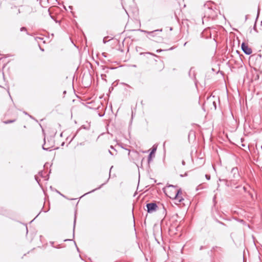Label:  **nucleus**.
Listing matches in <instances>:
<instances>
[{"instance_id": "f257e3e1", "label": "nucleus", "mask_w": 262, "mask_h": 262, "mask_svg": "<svg viewBox=\"0 0 262 262\" xmlns=\"http://www.w3.org/2000/svg\"><path fill=\"white\" fill-rule=\"evenodd\" d=\"M164 191L166 195L171 199H174L177 202L181 203L183 199L182 198V191L178 189L176 186L169 185L164 189Z\"/></svg>"}, {"instance_id": "f03ea898", "label": "nucleus", "mask_w": 262, "mask_h": 262, "mask_svg": "<svg viewBox=\"0 0 262 262\" xmlns=\"http://www.w3.org/2000/svg\"><path fill=\"white\" fill-rule=\"evenodd\" d=\"M147 211L148 213H152L157 210L158 206L155 203H150L146 204Z\"/></svg>"}, {"instance_id": "7ed1b4c3", "label": "nucleus", "mask_w": 262, "mask_h": 262, "mask_svg": "<svg viewBox=\"0 0 262 262\" xmlns=\"http://www.w3.org/2000/svg\"><path fill=\"white\" fill-rule=\"evenodd\" d=\"M242 49L243 51L247 55H250L252 53V49L249 47L248 45L244 42L242 44Z\"/></svg>"}, {"instance_id": "20e7f679", "label": "nucleus", "mask_w": 262, "mask_h": 262, "mask_svg": "<svg viewBox=\"0 0 262 262\" xmlns=\"http://www.w3.org/2000/svg\"><path fill=\"white\" fill-rule=\"evenodd\" d=\"M156 150H157L156 147H153L151 151L150 152V154L148 157V162H149L151 160L152 157H155V153Z\"/></svg>"}, {"instance_id": "39448f33", "label": "nucleus", "mask_w": 262, "mask_h": 262, "mask_svg": "<svg viewBox=\"0 0 262 262\" xmlns=\"http://www.w3.org/2000/svg\"><path fill=\"white\" fill-rule=\"evenodd\" d=\"M44 140H45V143L42 145V148L44 150H50L52 147L48 146V145H47V143H46V139H45Z\"/></svg>"}, {"instance_id": "423d86ee", "label": "nucleus", "mask_w": 262, "mask_h": 262, "mask_svg": "<svg viewBox=\"0 0 262 262\" xmlns=\"http://www.w3.org/2000/svg\"><path fill=\"white\" fill-rule=\"evenodd\" d=\"M20 31L21 32H26L27 34H28V32H27V28L26 27H21L20 29Z\"/></svg>"}, {"instance_id": "0eeeda50", "label": "nucleus", "mask_w": 262, "mask_h": 262, "mask_svg": "<svg viewBox=\"0 0 262 262\" xmlns=\"http://www.w3.org/2000/svg\"><path fill=\"white\" fill-rule=\"evenodd\" d=\"M14 121V120H8V121H5V124H8V123H12Z\"/></svg>"}, {"instance_id": "6e6552de", "label": "nucleus", "mask_w": 262, "mask_h": 262, "mask_svg": "<svg viewBox=\"0 0 262 262\" xmlns=\"http://www.w3.org/2000/svg\"><path fill=\"white\" fill-rule=\"evenodd\" d=\"M205 177L208 180H209L210 179V176L209 174H206Z\"/></svg>"}, {"instance_id": "1a4fd4ad", "label": "nucleus", "mask_w": 262, "mask_h": 262, "mask_svg": "<svg viewBox=\"0 0 262 262\" xmlns=\"http://www.w3.org/2000/svg\"><path fill=\"white\" fill-rule=\"evenodd\" d=\"M103 184H102L100 186H99L98 188H96L93 190H92L91 191H90V192H94L95 190H97V189H100L101 188V187L103 185Z\"/></svg>"}, {"instance_id": "9d476101", "label": "nucleus", "mask_w": 262, "mask_h": 262, "mask_svg": "<svg viewBox=\"0 0 262 262\" xmlns=\"http://www.w3.org/2000/svg\"><path fill=\"white\" fill-rule=\"evenodd\" d=\"M217 248H219V249H221V248H220V247H216H216H213L212 248V250H215V249H217Z\"/></svg>"}, {"instance_id": "9b49d317", "label": "nucleus", "mask_w": 262, "mask_h": 262, "mask_svg": "<svg viewBox=\"0 0 262 262\" xmlns=\"http://www.w3.org/2000/svg\"><path fill=\"white\" fill-rule=\"evenodd\" d=\"M182 163L183 165H185V162L184 161H182Z\"/></svg>"}, {"instance_id": "f8f14e48", "label": "nucleus", "mask_w": 262, "mask_h": 262, "mask_svg": "<svg viewBox=\"0 0 262 262\" xmlns=\"http://www.w3.org/2000/svg\"><path fill=\"white\" fill-rule=\"evenodd\" d=\"M219 181H225L226 182H227V181L226 180H221L220 179H219Z\"/></svg>"}, {"instance_id": "ddd939ff", "label": "nucleus", "mask_w": 262, "mask_h": 262, "mask_svg": "<svg viewBox=\"0 0 262 262\" xmlns=\"http://www.w3.org/2000/svg\"><path fill=\"white\" fill-rule=\"evenodd\" d=\"M75 223H76V219L75 218V220H74V229L75 228Z\"/></svg>"}, {"instance_id": "4468645a", "label": "nucleus", "mask_w": 262, "mask_h": 262, "mask_svg": "<svg viewBox=\"0 0 262 262\" xmlns=\"http://www.w3.org/2000/svg\"><path fill=\"white\" fill-rule=\"evenodd\" d=\"M204 248L203 246H201L200 248V250H202Z\"/></svg>"}, {"instance_id": "2eb2a0df", "label": "nucleus", "mask_w": 262, "mask_h": 262, "mask_svg": "<svg viewBox=\"0 0 262 262\" xmlns=\"http://www.w3.org/2000/svg\"><path fill=\"white\" fill-rule=\"evenodd\" d=\"M161 51H162L161 50H157V52H158H158H161Z\"/></svg>"}, {"instance_id": "dca6fc26", "label": "nucleus", "mask_w": 262, "mask_h": 262, "mask_svg": "<svg viewBox=\"0 0 262 262\" xmlns=\"http://www.w3.org/2000/svg\"><path fill=\"white\" fill-rule=\"evenodd\" d=\"M109 152L111 155H113V154L110 150H109Z\"/></svg>"}, {"instance_id": "f3484780", "label": "nucleus", "mask_w": 262, "mask_h": 262, "mask_svg": "<svg viewBox=\"0 0 262 262\" xmlns=\"http://www.w3.org/2000/svg\"><path fill=\"white\" fill-rule=\"evenodd\" d=\"M105 53H102V55H103L104 57H105V56H106L105 55Z\"/></svg>"}, {"instance_id": "a211bd4d", "label": "nucleus", "mask_w": 262, "mask_h": 262, "mask_svg": "<svg viewBox=\"0 0 262 262\" xmlns=\"http://www.w3.org/2000/svg\"><path fill=\"white\" fill-rule=\"evenodd\" d=\"M20 13V10L19 9V10H18V13Z\"/></svg>"}, {"instance_id": "6ab92c4d", "label": "nucleus", "mask_w": 262, "mask_h": 262, "mask_svg": "<svg viewBox=\"0 0 262 262\" xmlns=\"http://www.w3.org/2000/svg\"><path fill=\"white\" fill-rule=\"evenodd\" d=\"M148 53L149 54H151V53ZM152 55H153V54H152Z\"/></svg>"}]
</instances>
